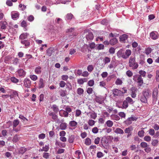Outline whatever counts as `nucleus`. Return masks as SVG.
Listing matches in <instances>:
<instances>
[{
  "mask_svg": "<svg viewBox=\"0 0 159 159\" xmlns=\"http://www.w3.org/2000/svg\"><path fill=\"white\" fill-rule=\"evenodd\" d=\"M128 36L126 34H123L120 37V40L121 41H125L127 39Z\"/></svg>",
  "mask_w": 159,
  "mask_h": 159,
  "instance_id": "obj_35",
  "label": "nucleus"
},
{
  "mask_svg": "<svg viewBox=\"0 0 159 159\" xmlns=\"http://www.w3.org/2000/svg\"><path fill=\"white\" fill-rule=\"evenodd\" d=\"M114 132L117 134H123L124 133L123 130L120 128H117L114 131Z\"/></svg>",
  "mask_w": 159,
  "mask_h": 159,
  "instance_id": "obj_28",
  "label": "nucleus"
},
{
  "mask_svg": "<svg viewBox=\"0 0 159 159\" xmlns=\"http://www.w3.org/2000/svg\"><path fill=\"white\" fill-rule=\"evenodd\" d=\"M158 143V141L157 139H153L152 141V144L154 146H157Z\"/></svg>",
  "mask_w": 159,
  "mask_h": 159,
  "instance_id": "obj_54",
  "label": "nucleus"
},
{
  "mask_svg": "<svg viewBox=\"0 0 159 159\" xmlns=\"http://www.w3.org/2000/svg\"><path fill=\"white\" fill-rule=\"evenodd\" d=\"M20 42L26 47H28L30 45V42L27 40H21Z\"/></svg>",
  "mask_w": 159,
  "mask_h": 159,
  "instance_id": "obj_24",
  "label": "nucleus"
},
{
  "mask_svg": "<svg viewBox=\"0 0 159 159\" xmlns=\"http://www.w3.org/2000/svg\"><path fill=\"white\" fill-rule=\"evenodd\" d=\"M128 106V104L127 101L125 100L123 102L122 106L121 108L123 109H126Z\"/></svg>",
  "mask_w": 159,
  "mask_h": 159,
  "instance_id": "obj_40",
  "label": "nucleus"
},
{
  "mask_svg": "<svg viewBox=\"0 0 159 159\" xmlns=\"http://www.w3.org/2000/svg\"><path fill=\"white\" fill-rule=\"evenodd\" d=\"M89 114H90L91 118L93 119H95L97 117V114L94 111L89 112L87 113V115Z\"/></svg>",
  "mask_w": 159,
  "mask_h": 159,
  "instance_id": "obj_20",
  "label": "nucleus"
},
{
  "mask_svg": "<svg viewBox=\"0 0 159 159\" xmlns=\"http://www.w3.org/2000/svg\"><path fill=\"white\" fill-rule=\"evenodd\" d=\"M133 130V128L132 127H129L126 128L125 130V133L126 134H129L132 133L131 132Z\"/></svg>",
  "mask_w": 159,
  "mask_h": 159,
  "instance_id": "obj_34",
  "label": "nucleus"
},
{
  "mask_svg": "<svg viewBox=\"0 0 159 159\" xmlns=\"http://www.w3.org/2000/svg\"><path fill=\"white\" fill-rule=\"evenodd\" d=\"M51 108L52 109L53 111L56 113H57L59 111V110L58 107L56 105H53Z\"/></svg>",
  "mask_w": 159,
  "mask_h": 159,
  "instance_id": "obj_31",
  "label": "nucleus"
},
{
  "mask_svg": "<svg viewBox=\"0 0 159 159\" xmlns=\"http://www.w3.org/2000/svg\"><path fill=\"white\" fill-rule=\"evenodd\" d=\"M2 134L3 136L5 137L7 136V132L6 130H2L1 131Z\"/></svg>",
  "mask_w": 159,
  "mask_h": 159,
  "instance_id": "obj_62",
  "label": "nucleus"
},
{
  "mask_svg": "<svg viewBox=\"0 0 159 159\" xmlns=\"http://www.w3.org/2000/svg\"><path fill=\"white\" fill-rule=\"evenodd\" d=\"M69 125L72 127H75L77 125V123L75 120H72L70 122Z\"/></svg>",
  "mask_w": 159,
  "mask_h": 159,
  "instance_id": "obj_32",
  "label": "nucleus"
},
{
  "mask_svg": "<svg viewBox=\"0 0 159 159\" xmlns=\"http://www.w3.org/2000/svg\"><path fill=\"white\" fill-rule=\"evenodd\" d=\"M148 133L150 135L153 136L155 134V132L154 129H149L148 130Z\"/></svg>",
  "mask_w": 159,
  "mask_h": 159,
  "instance_id": "obj_61",
  "label": "nucleus"
},
{
  "mask_svg": "<svg viewBox=\"0 0 159 159\" xmlns=\"http://www.w3.org/2000/svg\"><path fill=\"white\" fill-rule=\"evenodd\" d=\"M24 83L25 87L30 88L31 85V81L28 78H25L24 81Z\"/></svg>",
  "mask_w": 159,
  "mask_h": 159,
  "instance_id": "obj_11",
  "label": "nucleus"
},
{
  "mask_svg": "<svg viewBox=\"0 0 159 159\" xmlns=\"http://www.w3.org/2000/svg\"><path fill=\"white\" fill-rule=\"evenodd\" d=\"M131 54V51L129 49H127L125 51L124 50V59L128 58Z\"/></svg>",
  "mask_w": 159,
  "mask_h": 159,
  "instance_id": "obj_10",
  "label": "nucleus"
},
{
  "mask_svg": "<svg viewBox=\"0 0 159 159\" xmlns=\"http://www.w3.org/2000/svg\"><path fill=\"white\" fill-rule=\"evenodd\" d=\"M150 35L151 38L154 40L157 39L158 37V34L156 32H152L150 33Z\"/></svg>",
  "mask_w": 159,
  "mask_h": 159,
  "instance_id": "obj_12",
  "label": "nucleus"
},
{
  "mask_svg": "<svg viewBox=\"0 0 159 159\" xmlns=\"http://www.w3.org/2000/svg\"><path fill=\"white\" fill-rule=\"evenodd\" d=\"M143 95L146 97L147 98L150 96L151 93L150 90L148 89L143 90L142 92Z\"/></svg>",
  "mask_w": 159,
  "mask_h": 159,
  "instance_id": "obj_13",
  "label": "nucleus"
},
{
  "mask_svg": "<svg viewBox=\"0 0 159 159\" xmlns=\"http://www.w3.org/2000/svg\"><path fill=\"white\" fill-rule=\"evenodd\" d=\"M94 99L99 104H102L104 102V98L101 96H96Z\"/></svg>",
  "mask_w": 159,
  "mask_h": 159,
  "instance_id": "obj_7",
  "label": "nucleus"
},
{
  "mask_svg": "<svg viewBox=\"0 0 159 159\" xmlns=\"http://www.w3.org/2000/svg\"><path fill=\"white\" fill-rule=\"evenodd\" d=\"M109 143H111L113 139V137L111 136H108L106 138Z\"/></svg>",
  "mask_w": 159,
  "mask_h": 159,
  "instance_id": "obj_59",
  "label": "nucleus"
},
{
  "mask_svg": "<svg viewBox=\"0 0 159 159\" xmlns=\"http://www.w3.org/2000/svg\"><path fill=\"white\" fill-rule=\"evenodd\" d=\"M111 119L116 120H118L120 119L119 116L117 115H111Z\"/></svg>",
  "mask_w": 159,
  "mask_h": 159,
  "instance_id": "obj_33",
  "label": "nucleus"
},
{
  "mask_svg": "<svg viewBox=\"0 0 159 159\" xmlns=\"http://www.w3.org/2000/svg\"><path fill=\"white\" fill-rule=\"evenodd\" d=\"M152 50L151 48H148L145 49V53L147 55H148L151 52Z\"/></svg>",
  "mask_w": 159,
  "mask_h": 159,
  "instance_id": "obj_55",
  "label": "nucleus"
},
{
  "mask_svg": "<svg viewBox=\"0 0 159 159\" xmlns=\"http://www.w3.org/2000/svg\"><path fill=\"white\" fill-rule=\"evenodd\" d=\"M139 73L140 75H140L141 77L142 76L143 77H144L146 74V72L145 71L143 70H140L139 71Z\"/></svg>",
  "mask_w": 159,
  "mask_h": 159,
  "instance_id": "obj_50",
  "label": "nucleus"
},
{
  "mask_svg": "<svg viewBox=\"0 0 159 159\" xmlns=\"http://www.w3.org/2000/svg\"><path fill=\"white\" fill-rule=\"evenodd\" d=\"M158 89L157 88H155L152 92L153 101L156 102L157 99Z\"/></svg>",
  "mask_w": 159,
  "mask_h": 159,
  "instance_id": "obj_6",
  "label": "nucleus"
},
{
  "mask_svg": "<svg viewBox=\"0 0 159 159\" xmlns=\"http://www.w3.org/2000/svg\"><path fill=\"white\" fill-rule=\"evenodd\" d=\"M74 139L75 137L74 135H72L69 137L68 141L70 143H72L74 142Z\"/></svg>",
  "mask_w": 159,
  "mask_h": 159,
  "instance_id": "obj_44",
  "label": "nucleus"
},
{
  "mask_svg": "<svg viewBox=\"0 0 159 159\" xmlns=\"http://www.w3.org/2000/svg\"><path fill=\"white\" fill-rule=\"evenodd\" d=\"M137 90V89L135 87H133L130 89V93L131 97L134 98L136 96V92Z\"/></svg>",
  "mask_w": 159,
  "mask_h": 159,
  "instance_id": "obj_8",
  "label": "nucleus"
},
{
  "mask_svg": "<svg viewBox=\"0 0 159 159\" xmlns=\"http://www.w3.org/2000/svg\"><path fill=\"white\" fill-rule=\"evenodd\" d=\"M107 126L109 127H111L113 125V122L110 120H108L107 121L106 123Z\"/></svg>",
  "mask_w": 159,
  "mask_h": 159,
  "instance_id": "obj_41",
  "label": "nucleus"
},
{
  "mask_svg": "<svg viewBox=\"0 0 159 159\" xmlns=\"http://www.w3.org/2000/svg\"><path fill=\"white\" fill-rule=\"evenodd\" d=\"M11 81L14 83H16L19 82V80L14 77H12L10 78Z\"/></svg>",
  "mask_w": 159,
  "mask_h": 159,
  "instance_id": "obj_47",
  "label": "nucleus"
},
{
  "mask_svg": "<svg viewBox=\"0 0 159 159\" xmlns=\"http://www.w3.org/2000/svg\"><path fill=\"white\" fill-rule=\"evenodd\" d=\"M38 85L39 88H41L44 87L45 85L44 84L43 80V79L40 78L39 79Z\"/></svg>",
  "mask_w": 159,
  "mask_h": 159,
  "instance_id": "obj_23",
  "label": "nucleus"
},
{
  "mask_svg": "<svg viewBox=\"0 0 159 159\" xmlns=\"http://www.w3.org/2000/svg\"><path fill=\"white\" fill-rule=\"evenodd\" d=\"M122 83V81L120 78H117L115 81V84L117 85H121Z\"/></svg>",
  "mask_w": 159,
  "mask_h": 159,
  "instance_id": "obj_38",
  "label": "nucleus"
},
{
  "mask_svg": "<svg viewBox=\"0 0 159 159\" xmlns=\"http://www.w3.org/2000/svg\"><path fill=\"white\" fill-rule=\"evenodd\" d=\"M49 156L50 154L48 153L45 152L43 153V157L45 159H48L49 158Z\"/></svg>",
  "mask_w": 159,
  "mask_h": 159,
  "instance_id": "obj_51",
  "label": "nucleus"
},
{
  "mask_svg": "<svg viewBox=\"0 0 159 159\" xmlns=\"http://www.w3.org/2000/svg\"><path fill=\"white\" fill-rule=\"evenodd\" d=\"M126 74L128 77H131L133 75V73L130 70H129L126 72Z\"/></svg>",
  "mask_w": 159,
  "mask_h": 159,
  "instance_id": "obj_49",
  "label": "nucleus"
},
{
  "mask_svg": "<svg viewBox=\"0 0 159 159\" xmlns=\"http://www.w3.org/2000/svg\"><path fill=\"white\" fill-rule=\"evenodd\" d=\"M19 136L17 134H16L13 137L12 141L16 143L19 140Z\"/></svg>",
  "mask_w": 159,
  "mask_h": 159,
  "instance_id": "obj_46",
  "label": "nucleus"
},
{
  "mask_svg": "<svg viewBox=\"0 0 159 159\" xmlns=\"http://www.w3.org/2000/svg\"><path fill=\"white\" fill-rule=\"evenodd\" d=\"M55 144L57 146H58L60 148H64L65 146V144L60 142H58L57 141H56L55 142Z\"/></svg>",
  "mask_w": 159,
  "mask_h": 159,
  "instance_id": "obj_45",
  "label": "nucleus"
},
{
  "mask_svg": "<svg viewBox=\"0 0 159 159\" xmlns=\"http://www.w3.org/2000/svg\"><path fill=\"white\" fill-rule=\"evenodd\" d=\"M59 93L60 95L62 97H65L66 95V90H61L59 91Z\"/></svg>",
  "mask_w": 159,
  "mask_h": 159,
  "instance_id": "obj_43",
  "label": "nucleus"
},
{
  "mask_svg": "<svg viewBox=\"0 0 159 159\" xmlns=\"http://www.w3.org/2000/svg\"><path fill=\"white\" fill-rule=\"evenodd\" d=\"M7 23L6 21H2L0 22V25L1 29L5 30L7 26Z\"/></svg>",
  "mask_w": 159,
  "mask_h": 159,
  "instance_id": "obj_17",
  "label": "nucleus"
},
{
  "mask_svg": "<svg viewBox=\"0 0 159 159\" xmlns=\"http://www.w3.org/2000/svg\"><path fill=\"white\" fill-rule=\"evenodd\" d=\"M113 94L115 96H117L119 97L122 96H123V92L120 90L116 89H114L112 90Z\"/></svg>",
  "mask_w": 159,
  "mask_h": 159,
  "instance_id": "obj_5",
  "label": "nucleus"
},
{
  "mask_svg": "<svg viewBox=\"0 0 159 159\" xmlns=\"http://www.w3.org/2000/svg\"><path fill=\"white\" fill-rule=\"evenodd\" d=\"M29 34L27 33H25L21 34L19 37V39L21 40H24L27 38Z\"/></svg>",
  "mask_w": 159,
  "mask_h": 159,
  "instance_id": "obj_25",
  "label": "nucleus"
},
{
  "mask_svg": "<svg viewBox=\"0 0 159 159\" xmlns=\"http://www.w3.org/2000/svg\"><path fill=\"white\" fill-rule=\"evenodd\" d=\"M54 52V48L51 47L48 48L46 51L47 54L49 56H51Z\"/></svg>",
  "mask_w": 159,
  "mask_h": 159,
  "instance_id": "obj_15",
  "label": "nucleus"
},
{
  "mask_svg": "<svg viewBox=\"0 0 159 159\" xmlns=\"http://www.w3.org/2000/svg\"><path fill=\"white\" fill-rule=\"evenodd\" d=\"M67 124L65 122H62L60 124L59 127L61 130H65L67 127Z\"/></svg>",
  "mask_w": 159,
  "mask_h": 159,
  "instance_id": "obj_22",
  "label": "nucleus"
},
{
  "mask_svg": "<svg viewBox=\"0 0 159 159\" xmlns=\"http://www.w3.org/2000/svg\"><path fill=\"white\" fill-rule=\"evenodd\" d=\"M144 132L143 130H141L138 132V135L140 137H142L144 136Z\"/></svg>",
  "mask_w": 159,
  "mask_h": 159,
  "instance_id": "obj_58",
  "label": "nucleus"
},
{
  "mask_svg": "<svg viewBox=\"0 0 159 159\" xmlns=\"http://www.w3.org/2000/svg\"><path fill=\"white\" fill-rule=\"evenodd\" d=\"M139 98L142 102L144 103H146L148 101L147 98L143 95L140 96L139 97Z\"/></svg>",
  "mask_w": 159,
  "mask_h": 159,
  "instance_id": "obj_26",
  "label": "nucleus"
},
{
  "mask_svg": "<svg viewBox=\"0 0 159 159\" xmlns=\"http://www.w3.org/2000/svg\"><path fill=\"white\" fill-rule=\"evenodd\" d=\"M129 66L131 67L133 70L137 69L139 65L136 62L134 57H130L129 61Z\"/></svg>",
  "mask_w": 159,
  "mask_h": 159,
  "instance_id": "obj_1",
  "label": "nucleus"
},
{
  "mask_svg": "<svg viewBox=\"0 0 159 159\" xmlns=\"http://www.w3.org/2000/svg\"><path fill=\"white\" fill-rule=\"evenodd\" d=\"M73 17V15L71 13L67 14L65 17V20H70Z\"/></svg>",
  "mask_w": 159,
  "mask_h": 159,
  "instance_id": "obj_29",
  "label": "nucleus"
},
{
  "mask_svg": "<svg viewBox=\"0 0 159 159\" xmlns=\"http://www.w3.org/2000/svg\"><path fill=\"white\" fill-rule=\"evenodd\" d=\"M11 17L14 20L17 19L19 16V13L17 11H13L11 13Z\"/></svg>",
  "mask_w": 159,
  "mask_h": 159,
  "instance_id": "obj_9",
  "label": "nucleus"
},
{
  "mask_svg": "<svg viewBox=\"0 0 159 159\" xmlns=\"http://www.w3.org/2000/svg\"><path fill=\"white\" fill-rule=\"evenodd\" d=\"M84 90L82 88H79L77 89V93L79 95H80L83 94L84 93Z\"/></svg>",
  "mask_w": 159,
  "mask_h": 159,
  "instance_id": "obj_56",
  "label": "nucleus"
},
{
  "mask_svg": "<svg viewBox=\"0 0 159 159\" xmlns=\"http://www.w3.org/2000/svg\"><path fill=\"white\" fill-rule=\"evenodd\" d=\"M125 101H127V103H129L130 104H133L134 101L133 99L130 97H127L125 99Z\"/></svg>",
  "mask_w": 159,
  "mask_h": 159,
  "instance_id": "obj_36",
  "label": "nucleus"
},
{
  "mask_svg": "<svg viewBox=\"0 0 159 159\" xmlns=\"http://www.w3.org/2000/svg\"><path fill=\"white\" fill-rule=\"evenodd\" d=\"M27 19L29 21L32 22L34 20V17L33 16L30 15L28 17Z\"/></svg>",
  "mask_w": 159,
  "mask_h": 159,
  "instance_id": "obj_64",
  "label": "nucleus"
},
{
  "mask_svg": "<svg viewBox=\"0 0 159 159\" xmlns=\"http://www.w3.org/2000/svg\"><path fill=\"white\" fill-rule=\"evenodd\" d=\"M144 140L147 142H149L151 140V138L149 136H145L144 138Z\"/></svg>",
  "mask_w": 159,
  "mask_h": 159,
  "instance_id": "obj_63",
  "label": "nucleus"
},
{
  "mask_svg": "<svg viewBox=\"0 0 159 159\" xmlns=\"http://www.w3.org/2000/svg\"><path fill=\"white\" fill-rule=\"evenodd\" d=\"M30 78L33 81H36L38 79L37 76L35 75H30Z\"/></svg>",
  "mask_w": 159,
  "mask_h": 159,
  "instance_id": "obj_52",
  "label": "nucleus"
},
{
  "mask_svg": "<svg viewBox=\"0 0 159 159\" xmlns=\"http://www.w3.org/2000/svg\"><path fill=\"white\" fill-rule=\"evenodd\" d=\"M91 143V139L89 138H87L85 139V144L87 145H89Z\"/></svg>",
  "mask_w": 159,
  "mask_h": 159,
  "instance_id": "obj_42",
  "label": "nucleus"
},
{
  "mask_svg": "<svg viewBox=\"0 0 159 159\" xmlns=\"http://www.w3.org/2000/svg\"><path fill=\"white\" fill-rule=\"evenodd\" d=\"M95 123V121L94 120L92 119L89 120L88 122L89 125L90 126H92L93 125H94Z\"/></svg>",
  "mask_w": 159,
  "mask_h": 159,
  "instance_id": "obj_57",
  "label": "nucleus"
},
{
  "mask_svg": "<svg viewBox=\"0 0 159 159\" xmlns=\"http://www.w3.org/2000/svg\"><path fill=\"white\" fill-rule=\"evenodd\" d=\"M60 115L61 116L67 117L68 116V113L67 112L64 110H61L59 112Z\"/></svg>",
  "mask_w": 159,
  "mask_h": 159,
  "instance_id": "obj_16",
  "label": "nucleus"
},
{
  "mask_svg": "<svg viewBox=\"0 0 159 159\" xmlns=\"http://www.w3.org/2000/svg\"><path fill=\"white\" fill-rule=\"evenodd\" d=\"M86 38L87 40H92L93 39V33L90 32H88V34L86 35Z\"/></svg>",
  "mask_w": 159,
  "mask_h": 159,
  "instance_id": "obj_21",
  "label": "nucleus"
},
{
  "mask_svg": "<svg viewBox=\"0 0 159 159\" xmlns=\"http://www.w3.org/2000/svg\"><path fill=\"white\" fill-rule=\"evenodd\" d=\"M94 84V81L93 80H90L88 83V85L91 87L93 86Z\"/></svg>",
  "mask_w": 159,
  "mask_h": 159,
  "instance_id": "obj_60",
  "label": "nucleus"
},
{
  "mask_svg": "<svg viewBox=\"0 0 159 159\" xmlns=\"http://www.w3.org/2000/svg\"><path fill=\"white\" fill-rule=\"evenodd\" d=\"M116 54L118 58L122 57L124 59V50L123 49H120L117 52Z\"/></svg>",
  "mask_w": 159,
  "mask_h": 159,
  "instance_id": "obj_14",
  "label": "nucleus"
},
{
  "mask_svg": "<svg viewBox=\"0 0 159 159\" xmlns=\"http://www.w3.org/2000/svg\"><path fill=\"white\" fill-rule=\"evenodd\" d=\"M133 80L134 81H137L138 85L140 86H141L143 83V79L140 75H134Z\"/></svg>",
  "mask_w": 159,
  "mask_h": 159,
  "instance_id": "obj_2",
  "label": "nucleus"
},
{
  "mask_svg": "<svg viewBox=\"0 0 159 159\" xmlns=\"http://www.w3.org/2000/svg\"><path fill=\"white\" fill-rule=\"evenodd\" d=\"M111 59L108 57H106L103 59V61L105 64L108 63L110 62Z\"/></svg>",
  "mask_w": 159,
  "mask_h": 159,
  "instance_id": "obj_48",
  "label": "nucleus"
},
{
  "mask_svg": "<svg viewBox=\"0 0 159 159\" xmlns=\"http://www.w3.org/2000/svg\"><path fill=\"white\" fill-rule=\"evenodd\" d=\"M117 40L116 38H114L111 39L110 41V43L111 45H114L116 44L117 42Z\"/></svg>",
  "mask_w": 159,
  "mask_h": 159,
  "instance_id": "obj_30",
  "label": "nucleus"
},
{
  "mask_svg": "<svg viewBox=\"0 0 159 159\" xmlns=\"http://www.w3.org/2000/svg\"><path fill=\"white\" fill-rule=\"evenodd\" d=\"M19 76L24 77L25 76L26 72L23 69H20L17 71Z\"/></svg>",
  "mask_w": 159,
  "mask_h": 159,
  "instance_id": "obj_18",
  "label": "nucleus"
},
{
  "mask_svg": "<svg viewBox=\"0 0 159 159\" xmlns=\"http://www.w3.org/2000/svg\"><path fill=\"white\" fill-rule=\"evenodd\" d=\"M101 143L100 146L101 148L103 147L106 149L109 148L108 144L109 143L106 138H102L101 140Z\"/></svg>",
  "mask_w": 159,
  "mask_h": 159,
  "instance_id": "obj_3",
  "label": "nucleus"
},
{
  "mask_svg": "<svg viewBox=\"0 0 159 159\" xmlns=\"http://www.w3.org/2000/svg\"><path fill=\"white\" fill-rule=\"evenodd\" d=\"M140 145L141 147L142 148H145L148 146L147 143L145 142H141Z\"/></svg>",
  "mask_w": 159,
  "mask_h": 159,
  "instance_id": "obj_53",
  "label": "nucleus"
},
{
  "mask_svg": "<svg viewBox=\"0 0 159 159\" xmlns=\"http://www.w3.org/2000/svg\"><path fill=\"white\" fill-rule=\"evenodd\" d=\"M20 121L18 119L14 120L13 122V127H16L19 124Z\"/></svg>",
  "mask_w": 159,
  "mask_h": 159,
  "instance_id": "obj_37",
  "label": "nucleus"
},
{
  "mask_svg": "<svg viewBox=\"0 0 159 159\" xmlns=\"http://www.w3.org/2000/svg\"><path fill=\"white\" fill-rule=\"evenodd\" d=\"M41 67L40 66H38L35 68L34 72L37 74H40L41 73Z\"/></svg>",
  "mask_w": 159,
  "mask_h": 159,
  "instance_id": "obj_27",
  "label": "nucleus"
},
{
  "mask_svg": "<svg viewBox=\"0 0 159 159\" xmlns=\"http://www.w3.org/2000/svg\"><path fill=\"white\" fill-rule=\"evenodd\" d=\"M48 115L52 116V119L53 120L52 121H54L58 117V116L55 113L53 112H50L48 113Z\"/></svg>",
  "mask_w": 159,
  "mask_h": 159,
  "instance_id": "obj_19",
  "label": "nucleus"
},
{
  "mask_svg": "<svg viewBox=\"0 0 159 159\" xmlns=\"http://www.w3.org/2000/svg\"><path fill=\"white\" fill-rule=\"evenodd\" d=\"M137 119V118L135 117L131 116V117L128 118L124 122L125 124L128 125L132 123V121H136Z\"/></svg>",
  "mask_w": 159,
  "mask_h": 159,
  "instance_id": "obj_4",
  "label": "nucleus"
},
{
  "mask_svg": "<svg viewBox=\"0 0 159 159\" xmlns=\"http://www.w3.org/2000/svg\"><path fill=\"white\" fill-rule=\"evenodd\" d=\"M26 151V148L23 147H21L19 149V153L20 154H23L25 153Z\"/></svg>",
  "mask_w": 159,
  "mask_h": 159,
  "instance_id": "obj_39",
  "label": "nucleus"
}]
</instances>
